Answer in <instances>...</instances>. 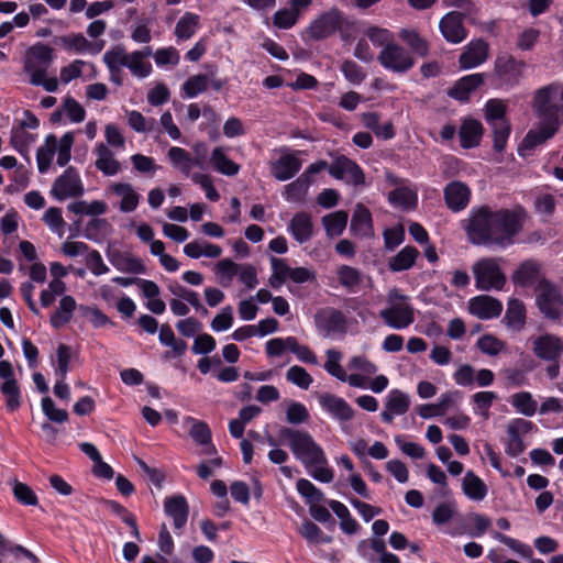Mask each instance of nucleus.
Instances as JSON below:
<instances>
[{
	"instance_id": "1",
	"label": "nucleus",
	"mask_w": 563,
	"mask_h": 563,
	"mask_svg": "<svg viewBox=\"0 0 563 563\" xmlns=\"http://www.w3.org/2000/svg\"><path fill=\"white\" fill-rule=\"evenodd\" d=\"M526 218V212L519 207L495 211L481 208L472 211L465 230L474 244H495L506 247L512 244Z\"/></svg>"
},
{
	"instance_id": "2",
	"label": "nucleus",
	"mask_w": 563,
	"mask_h": 563,
	"mask_svg": "<svg viewBox=\"0 0 563 563\" xmlns=\"http://www.w3.org/2000/svg\"><path fill=\"white\" fill-rule=\"evenodd\" d=\"M324 369L327 373L349 386L383 393L389 385L387 376L379 374L378 366L364 355H354L347 362V371L341 365L342 353L331 349L325 352Z\"/></svg>"
},
{
	"instance_id": "3",
	"label": "nucleus",
	"mask_w": 563,
	"mask_h": 563,
	"mask_svg": "<svg viewBox=\"0 0 563 563\" xmlns=\"http://www.w3.org/2000/svg\"><path fill=\"white\" fill-rule=\"evenodd\" d=\"M560 84L553 82L539 89L534 95L533 109L539 125L530 130L519 147V152L529 151L551 139L563 122V107L555 102Z\"/></svg>"
},
{
	"instance_id": "4",
	"label": "nucleus",
	"mask_w": 563,
	"mask_h": 563,
	"mask_svg": "<svg viewBox=\"0 0 563 563\" xmlns=\"http://www.w3.org/2000/svg\"><path fill=\"white\" fill-rule=\"evenodd\" d=\"M279 438L290 448L294 456L321 483H330L334 472L330 467L323 449L305 431L282 428Z\"/></svg>"
},
{
	"instance_id": "5",
	"label": "nucleus",
	"mask_w": 563,
	"mask_h": 563,
	"mask_svg": "<svg viewBox=\"0 0 563 563\" xmlns=\"http://www.w3.org/2000/svg\"><path fill=\"white\" fill-rule=\"evenodd\" d=\"M55 59L54 48L44 43L29 46L22 55V73L32 86L43 87L47 92L58 89V79L48 76V68Z\"/></svg>"
},
{
	"instance_id": "6",
	"label": "nucleus",
	"mask_w": 563,
	"mask_h": 563,
	"mask_svg": "<svg viewBox=\"0 0 563 563\" xmlns=\"http://www.w3.org/2000/svg\"><path fill=\"white\" fill-rule=\"evenodd\" d=\"M75 143V132L67 131L60 137L48 134L36 150V164L41 174L49 170L54 157L59 167L66 166L71 159V148Z\"/></svg>"
},
{
	"instance_id": "7",
	"label": "nucleus",
	"mask_w": 563,
	"mask_h": 563,
	"mask_svg": "<svg viewBox=\"0 0 563 563\" xmlns=\"http://www.w3.org/2000/svg\"><path fill=\"white\" fill-rule=\"evenodd\" d=\"M151 55L150 47L128 53L123 47L117 46L103 54V62L112 73L126 67L133 76L145 78L152 73V65L147 60Z\"/></svg>"
},
{
	"instance_id": "8",
	"label": "nucleus",
	"mask_w": 563,
	"mask_h": 563,
	"mask_svg": "<svg viewBox=\"0 0 563 563\" xmlns=\"http://www.w3.org/2000/svg\"><path fill=\"white\" fill-rule=\"evenodd\" d=\"M388 306L380 310L379 317L391 329L404 330L415 321V310L409 303V298L394 288L387 295Z\"/></svg>"
},
{
	"instance_id": "9",
	"label": "nucleus",
	"mask_w": 563,
	"mask_h": 563,
	"mask_svg": "<svg viewBox=\"0 0 563 563\" xmlns=\"http://www.w3.org/2000/svg\"><path fill=\"white\" fill-rule=\"evenodd\" d=\"M472 273L475 287L482 291H500L507 283V277L497 258L486 257L478 260L473 264Z\"/></svg>"
},
{
	"instance_id": "10",
	"label": "nucleus",
	"mask_w": 563,
	"mask_h": 563,
	"mask_svg": "<svg viewBox=\"0 0 563 563\" xmlns=\"http://www.w3.org/2000/svg\"><path fill=\"white\" fill-rule=\"evenodd\" d=\"M301 155V151H295L286 146L273 150L268 163L271 174L279 181L291 179L302 166Z\"/></svg>"
},
{
	"instance_id": "11",
	"label": "nucleus",
	"mask_w": 563,
	"mask_h": 563,
	"mask_svg": "<svg viewBox=\"0 0 563 563\" xmlns=\"http://www.w3.org/2000/svg\"><path fill=\"white\" fill-rule=\"evenodd\" d=\"M536 305L548 319L558 320L563 313V288L550 280H542L534 290Z\"/></svg>"
},
{
	"instance_id": "12",
	"label": "nucleus",
	"mask_w": 563,
	"mask_h": 563,
	"mask_svg": "<svg viewBox=\"0 0 563 563\" xmlns=\"http://www.w3.org/2000/svg\"><path fill=\"white\" fill-rule=\"evenodd\" d=\"M85 187L78 170L74 167L66 168L53 183L49 190L51 196L63 201L68 198L81 196Z\"/></svg>"
},
{
	"instance_id": "13",
	"label": "nucleus",
	"mask_w": 563,
	"mask_h": 563,
	"mask_svg": "<svg viewBox=\"0 0 563 563\" xmlns=\"http://www.w3.org/2000/svg\"><path fill=\"white\" fill-rule=\"evenodd\" d=\"M533 423L522 418H515L507 423L505 452L511 457L522 454L527 448L523 438L532 430Z\"/></svg>"
},
{
	"instance_id": "14",
	"label": "nucleus",
	"mask_w": 563,
	"mask_h": 563,
	"mask_svg": "<svg viewBox=\"0 0 563 563\" xmlns=\"http://www.w3.org/2000/svg\"><path fill=\"white\" fill-rule=\"evenodd\" d=\"M0 391L5 399V407L8 411L13 412L21 406V390L9 361H0Z\"/></svg>"
},
{
	"instance_id": "15",
	"label": "nucleus",
	"mask_w": 563,
	"mask_h": 563,
	"mask_svg": "<svg viewBox=\"0 0 563 563\" xmlns=\"http://www.w3.org/2000/svg\"><path fill=\"white\" fill-rule=\"evenodd\" d=\"M378 60L384 68L395 73H406L415 64L410 53L395 41L383 47Z\"/></svg>"
},
{
	"instance_id": "16",
	"label": "nucleus",
	"mask_w": 563,
	"mask_h": 563,
	"mask_svg": "<svg viewBox=\"0 0 563 563\" xmlns=\"http://www.w3.org/2000/svg\"><path fill=\"white\" fill-rule=\"evenodd\" d=\"M329 173L335 179L343 180L349 185L358 186L365 181L361 167L345 156L336 157L329 166Z\"/></svg>"
},
{
	"instance_id": "17",
	"label": "nucleus",
	"mask_w": 563,
	"mask_h": 563,
	"mask_svg": "<svg viewBox=\"0 0 563 563\" xmlns=\"http://www.w3.org/2000/svg\"><path fill=\"white\" fill-rule=\"evenodd\" d=\"M181 424L188 430L192 441L202 446V454L214 455L217 453V449L211 441V430L205 421L187 416L183 418Z\"/></svg>"
},
{
	"instance_id": "18",
	"label": "nucleus",
	"mask_w": 563,
	"mask_h": 563,
	"mask_svg": "<svg viewBox=\"0 0 563 563\" xmlns=\"http://www.w3.org/2000/svg\"><path fill=\"white\" fill-rule=\"evenodd\" d=\"M108 192L115 198L117 207L123 213L135 211L141 201V195L130 183H111L108 187Z\"/></svg>"
},
{
	"instance_id": "19",
	"label": "nucleus",
	"mask_w": 563,
	"mask_h": 563,
	"mask_svg": "<svg viewBox=\"0 0 563 563\" xmlns=\"http://www.w3.org/2000/svg\"><path fill=\"white\" fill-rule=\"evenodd\" d=\"M341 23V13L336 10H330L316 18L308 26L306 34L312 40H322L332 35Z\"/></svg>"
},
{
	"instance_id": "20",
	"label": "nucleus",
	"mask_w": 563,
	"mask_h": 563,
	"mask_svg": "<svg viewBox=\"0 0 563 563\" xmlns=\"http://www.w3.org/2000/svg\"><path fill=\"white\" fill-rule=\"evenodd\" d=\"M503 302L488 295H478L467 301V311L481 320H490L500 316Z\"/></svg>"
},
{
	"instance_id": "21",
	"label": "nucleus",
	"mask_w": 563,
	"mask_h": 563,
	"mask_svg": "<svg viewBox=\"0 0 563 563\" xmlns=\"http://www.w3.org/2000/svg\"><path fill=\"white\" fill-rule=\"evenodd\" d=\"M386 181L390 186H397L388 195V201L391 206L404 210H409L416 207L418 198L417 192L413 189L402 185V183L399 181V179L391 173H386Z\"/></svg>"
},
{
	"instance_id": "22",
	"label": "nucleus",
	"mask_w": 563,
	"mask_h": 563,
	"mask_svg": "<svg viewBox=\"0 0 563 563\" xmlns=\"http://www.w3.org/2000/svg\"><path fill=\"white\" fill-rule=\"evenodd\" d=\"M489 54V45L486 41L478 38L471 41L464 48L459 58L461 69H472L484 64Z\"/></svg>"
},
{
	"instance_id": "23",
	"label": "nucleus",
	"mask_w": 563,
	"mask_h": 563,
	"mask_svg": "<svg viewBox=\"0 0 563 563\" xmlns=\"http://www.w3.org/2000/svg\"><path fill=\"white\" fill-rule=\"evenodd\" d=\"M318 330L325 336L342 334L345 332L346 321L342 312L335 309L319 311L314 318Z\"/></svg>"
},
{
	"instance_id": "24",
	"label": "nucleus",
	"mask_w": 563,
	"mask_h": 563,
	"mask_svg": "<svg viewBox=\"0 0 563 563\" xmlns=\"http://www.w3.org/2000/svg\"><path fill=\"white\" fill-rule=\"evenodd\" d=\"M319 404L324 411L340 422L352 420L355 413L349 402L336 395L322 394L319 396Z\"/></svg>"
},
{
	"instance_id": "25",
	"label": "nucleus",
	"mask_w": 563,
	"mask_h": 563,
	"mask_svg": "<svg viewBox=\"0 0 563 563\" xmlns=\"http://www.w3.org/2000/svg\"><path fill=\"white\" fill-rule=\"evenodd\" d=\"M534 355L544 361H554L563 354V339L543 334L531 341Z\"/></svg>"
},
{
	"instance_id": "26",
	"label": "nucleus",
	"mask_w": 563,
	"mask_h": 563,
	"mask_svg": "<svg viewBox=\"0 0 563 563\" xmlns=\"http://www.w3.org/2000/svg\"><path fill=\"white\" fill-rule=\"evenodd\" d=\"M95 166L104 176H114L120 173L121 164L115 154L104 142H97L93 146Z\"/></svg>"
},
{
	"instance_id": "27",
	"label": "nucleus",
	"mask_w": 563,
	"mask_h": 563,
	"mask_svg": "<svg viewBox=\"0 0 563 563\" xmlns=\"http://www.w3.org/2000/svg\"><path fill=\"white\" fill-rule=\"evenodd\" d=\"M439 27L443 37L452 44H459L467 36L462 14L454 11L446 13L441 19Z\"/></svg>"
},
{
	"instance_id": "28",
	"label": "nucleus",
	"mask_w": 563,
	"mask_h": 563,
	"mask_svg": "<svg viewBox=\"0 0 563 563\" xmlns=\"http://www.w3.org/2000/svg\"><path fill=\"white\" fill-rule=\"evenodd\" d=\"M511 279L514 284L521 287L534 286V288L542 280H548L541 272L540 264L533 261H526L521 263L514 272Z\"/></svg>"
},
{
	"instance_id": "29",
	"label": "nucleus",
	"mask_w": 563,
	"mask_h": 563,
	"mask_svg": "<svg viewBox=\"0 0 563 563\" xmlns=\"http://www.w3.org/2000/svg\"><path fill=\"white\" fill-rule=\"evenodd\" d=\"M287 230L299 244L308 242L314 233L311 216L305 211L295 213L288 223Z\"/></svg>"
},
{
	"instance_id": "30",
	"label": "nucleus",
	"mask_w": 563,
	"mask_h": 563,
	"mask_svg": "<svg viewBox=\"0 0 563 563\" xmlns=\"http://www.w3.org/2000/svg\"><path fill=\"white\" fill-rule=\"evenodd\" d=\"M167 158L175 169L187 177L191 176L194 166L205 168V162L202 159L194 158L191 154L183 147H170L167 152Z\"/></svg>"
},
{
	"instance_id": "31",
	"label": "nucleus",
	"mask_w": 563,
	"mask_h": 563,
	"mask_svg": "<svg viewBox=\"0 0 563 563\" xmlns=\"http://www.w3.org/2000/svg\"><path fill=\"white\" fill-rule=\"evenodd\" d=\"M471 190L462 181H452L444 188V199L449 209L454 212L465 209L470 202Z\"/></svg>"
},
{
	"instance_id": "32",
	"label": "nucleus",
	"mask_w": 563,
	"mask_h": 563,
	"mask_svg": "<svg viewBox=\"0 0 563 563\" xmlns=\"http://www.w3.org/2000/svg\"><path fill=\"white\" fill-rule=\"evenodd\" d=\"M62 45L65 49L77 54H99L104 46V41H88L82 34H69L62 37Z\"/></svg>"
},
{
	"instance_id": "33",
	"label": "nucleus",
	"mask_w": 563,
	"mask_h": 563,
	"mask_svg": "<svg viewBox=\"0 0 563 563\" xmlns=\"http://www.w3.org/2000/svg\"><path fill=\"white\" fill-rule=\"evenodd\" d=\"M525 66L523 62L511 56H499L496 60V73L501 81L512 85L521 77Z\"/></svg>"
},
{
	"instance_id": "34",
	"label": "nucleus",
	"mask_w": 563,
	"mask_h": 563,
	"mask_svg": "<svg viewBox=\"0 0 563 563\" xmlns=\"http://www.w3.org/2000/svg\"><path fill=\"white\" fill-rule=\"evenodd\" d=\"M483 134L484 128L478 120L472 118L464 119L459 130L461 146L463 148H473L478 146Z\"/></svg>"
},
{
	"instance_id": "35",
	"label": "nucleus",
	"mask_w": 563,
	"mask_h": 563,
	"mask_svg": "<svg viewBox=\"0 0 563 563\" xmlns=\"http://www.w3.org/2000/svg\"><path fill=\"white\" fill-rule=\"evenodd\" d=\"M484 82L482 74H471L459 79L449 90V96L457 101L466 102L470 96Z\"/></svg>"
},
{
	"instance_id": "36",
	"label": "nucleus",
	"mask_w": 563,
	"mask_h": 563,
	"mask_svg": "<svg viewBox=\"0 0 563 563\" xmlns=\"http://www.w3.org/2000/svg\"><path fill=\"white\" fill-rule=\"evenodd\" d=\"M462 492L473 501H483L488 494V486L473 471H467L462 478Z\"/></svg>"
},
{
	"instance_id": "37",
	"label": "nucleus",
	"mask_w": 563,
	"mask_h": 563,
	"mask_svg": "<svg viewBox=\"0 0 563 563\" xmlns=\"http://www.w3.org/2000/svg\"><path fill=\"white\" fill-rule=\"evenodd\" d=\"M164 509L166 515L173 518L176 529H181L186 525L189 508L184 496L179 495L167 498L164 504Z\"/></svg>"
},
{
	"instance_id": "38",
	"label": "nucleus",
	"mask_w": 563,
	"mask_h": 563,
	"mask_svg": "<svg viewBox=\"0 0 563 563\" xmlns=\"http://www.w3.org/2000/svg\"><path fill=\"white\" fill-rule=\"evenodd\" d=\"M109 261L119 272L131 274L145 273L143 262L129 253L119 251L111 252L109 254Z\"/></svg>"
},
{
	"instance_id": "39",
	"label": "nucleus",
	"mask_w": 563,
	"mask_h": 563,
	"mask_svg": "<svg viewBox=\"0 0 563 563\" xmlns=\"http://www.w3.org/2000/svg\"><path fill=\"white\" fill-rule=\"evenodd\" d=\"M76 308L77 302L73 296H62L56 310L52 313L49 318L52 327L55 329H59L67 324L70 321Z\"/></svg>"
},
{
	"instance_id": "40",
	"label": "nucleus",
	"mask_w": 563,
	"mask_h": 563,
	"mask_svg": "<svg viewBox=\"0 0 563 563\" xmlns=\"http://www.w3.org/2000/svg\"><path fill=\"white\" fill-rule=\"evenodd\" d=\"M210 163L214 170L224 176H235L240 172V165L228 156L223 146H216L211 151Z\"/></svg>"
},
{
	"instance_id": "41",
	"label": "nucleus",
	"mask_w": 563,
	"mask_h": 563,
	"mask_svg": "<svg viewBox=\"0 0 563 563\" xmlns=\"http://www.w3.org/2000/svg\"><path fill=\"white\" fill-rule=\"evenodd\" d=\"M352 233L357 236H372L373 235V223L369 210L357 205L351 220L350 227Z\"/></svg>"
},
{
	"instance_id": "42",
	"label": "nucleus",
	"mask_w": 563,
	"mask_h": 563,
	"mask_svg": "<svg viewBox=\"0 0 563 563\" xmlns=\"http://www.w3.org/2000/svg\"><path fill=\"white\" fill-rule=\"evenodd\" d=\"M184 253L191 258H218L222 254V249L205 240H195L184 246Z\"/></svg>"
},
{
	"instance_id": "43",
	"label": "nucleus",
	"mask_w": 563,
	"mask_h": 563,
	"mask_svg": "<svg viewBox=\"0 0 563 563\" xmlns=\"http://www.w3.org/2000/svg\"><path fill=\"white\" fill-rule=\"evenodd\" d=\"M505 321L508 328L514 330H521L526 323V306L517 299L510 298L507 302V310Z\"/></svg>"
},
{
	"instance_id": "44",
	"label": "nucleus",
	"mask_w": 563,
	"mask_h": 563,
	"mask_svg": "<svg viewBox=\"0 0 563 563\" xmlns=\"http://www.w3.org/2000/svg\"><path fill=\"white\" fill-rule=\"evenodd\" d=\"M200 25V16L192 12H185L175 26V36L178 41L189 40Z\"/></svg>"
},
{
	"instance_id": "45",
	"label": "nucleus",
	"mask_w": 563,
	"mask_h": 563,
	"mask_svg": "<svg viewBox=\"0 0 563 563\" xmlns=\"http://www.w3.org/2000/svg\"><path fill=\"white\" fill-rule=\"evenodd\" d=\"M507 103L500 99H489L483 108V115L488 125L508 122Z\"/></svg>"
},
{
	"instance_id": "46",
	"label": "nucleus",
	"mask_w": 563,
	"mask_h": 563,
	"mask_svg": "<svg viewBox=\"0 0 563 563\" xmlns=\"http://www.w3.org/2000/svg\"><path fill=\"white\" fill-rule=\"evenodd\" d=\"M497 399V394L494 391H478L471 397L473 406V412L475 416L481 417L484 420L489 419L490 408L493 402Z\"/></svg>"
},
{
	"instance_id": "47",
	"label": "nucleus",
	"mask_w": 563,
	"mask_h": 563,
	"mask_svg": "<svg viewBox=\"0 0 563 563\" xmlns=\"http://www.w3.org/2000/svg\"><path fill=\"white\" fill-rule=\"evenodd\" d=\"M510 405L526 417H532L538 411V402L529 391H519L510 396Z\"/></svg>"
},
{
	"instance_id": "48",
	"label": "nucleus",
	"mask_w": 563,
	"mask_h": 563,
	"mask_svg": "<svg viewBox=\"0 0 563 563\" xmlns=\"http://www.w3.org/2000/svg\"><path fill=\"white\" fill-rule=\"evenodd\" d=\"M418 255L416 247L407 245L389 260L388 266L393 272L407 271L415 265Z\"/></svg>"
},
{
	"instance_id": "49",
	"label": "nucleus",
	"mask_w": 563,
	"mask_h": 563,
	"mask_svg": "<svg viewBox=\"0 0 563 563\" xmlns=\"http://www.w3.org/2000/svg\"><path fill=\"white\" fill-rule=\"evenodd\" d=\"M347 218V212L343 210L325 214L322 218V224L327 235L331 238L341 235L346 228Z\"/></svg>"
},
{
	"instance_id": "50",
	"label": "nucleus",
	"mask_w": 563,
	"mask_h": 563,
	"mask_svg": "<svg viewBox=\"0 0 563 563\" xmlns=\"http://www.w3.org/2000/svg\"><path fill=\"white\" fill-rule=\"evenodd\" d=\"M336 277L340 285L350 292H355L363 280L361 272L349 265H341L336 269Z\"/></svg>"
},
{
	"instance_id": "51",
	"label": "nucleus",
	"mask_w": 563,
	"mask_h": 563,
	"mask_svg": "<svg viewBox=\"0 0 563 563\" xmlns=\"http://www.w3.org/2000/svg\"><path fill=\"white\" fill-rule=\"evenodd\" d=\"M385 407L398 416L405 415L410 407V397L400 389H391L385 398Z\"/></svg>"
},
{
	"instance_id": "52",
	"label": "nucleus",
	"mask_w": 563,
	"mask_h": 563,
	"mask_svg": "<svg viewBox=\"0 0 563 563\" xmlns=\"http://www.w3.org/2000/svg\"><path fill=\"white\" fill-rule=\"evenodd\" d=\"M272 275L269 277V285L278 289L283 284L290 278L291 268L285 260L272 257L271 258Z\"/></svg>"
},
{
	"instance_id": "53",
	"label": "nucleus",
	"mask_w": 563,
	"mask_h": 563,
	"mask_svg": "<svg viewBox=\"0 0 563 563\" xmlns=\"http://www.w3.org/2000/svg\"><path fill=\"white\" fill-rule=\"evenodd\" d=\"M68 210L78 216H101L106 213L107 205L101 200H78L68 205Z\"/></svg>"
},
{
	"instance_id": "54",
	"label": "nucleus",
	"mask_w": 563,
	"mask_h": 563,
	"mask_svg": "<svg viewBox=\"0 0 563 563\" xmlns=\"http://www.w3.org/2000/svg\"><path fill=\"white\" fill-rule=\"evenodd\" d=\"M310 179L307 175H301L295 181L288 184L284 190V198L289 202H300L303 200L308 188L310 186Z\"/></svg>"
},
{
	"instance_id": "55",
	"label": "nucleus",
	"mask_w": 563,
	"mask_h": 563,
	"mask_svg": "<svg viewBox=\"0 0 563 563\" xmlns=\"http://www.w3.org/2000/svg\"><path fill=\"white\" fill-rule=\"evenodd\" d=\"M36 135L24 126L14 125L11 130V145L21 154L27 152L29 147L35 142Z\"/></svg>"
},
{
	"instance_id": "56",
	"label": "nucleus",
	"mask_w": 563,
	"mask_h": 563,
	"mask_svg": "<svg viewBox=\"0 0 563 563\" xmlns=\"http://www.w3.org/2000/svg\"><path fill=\"white\" fill-rule=\"evenodd\" d=\"M299 533L309 544H323L332 541L330 536L324 534L316 523L309 520L302 522L299 528Z\"/></svg>"
},
{
	"instance_id": "57",
	"label": "nucleus",
	"mask_w": 563,
	"mask_h": 563,
	"mask_svg": "<svg viewBox=\"0 0 563 563\" xmlns=\"http://www.w3.org/2000/svg\"><path fill=\"white\" fill-rule=\"evenodd\" d=\"M43 221L53 233L57 234L59 238L64 236L66 222L59 208H48L43 214Z\"/></svg>"
},
{
	"instance_id": "58",
	"label": "nucleus",
	"mask_w": 563,
	"mask_h": 563,
	"mask_svg": "<svg viewBox=\"0 0 563 563\" xmlns=\"http://www.w3.org/2000/svg\"><path fill=\"white\" fill-rule=\"evenodd\" d=\"M85 68H89L90 70L95 69L92 64L81 59H76L60 68L59 80L67 85L74 79L79 78L82 75Z\"/></svg>"
},
{
	"instance_id": "59",
	"label": "nucleus",
	"mask_w": 563,
	"mask_h": 563,
	"mask_svg": "<svg viewBox=\"0 0 563 563\" xmlns=\"http://www.w3.org/2000/svg\"><path fill=\"white\" fill-rule=\"evenodd\" d=\"M493 134V148L495 152L501 153L507 146L511 125L508 122L497 123L489 125Z\"/></svg>"
},
{
	"instance_id": "60",
	"label": "nucleus",
	"mask_w": 563,
	"mask_h": 563,
	"mask_svg": "<svg viewBox=\"0 0 563 563\" xmlns=\"http://www.w3.org/2000/svg\"><path fill=\"white\" fill-rule=\"evenodd\" d=\"M79 311L93 328H104L111 324L110 318L98 307L81 305Z\"/></svg>"
},
{
	"instance_id": "61",
	"label": "nucleus",
	"mask_w": 563,
	"mask_h": 563,
	"mask_svg": "<svg viewBox=\"0 0 563 563\" xmlns=\"http://www.w3.org/2000/svg\"><path fill=\"white\" fill-rule=\"evenodd\" d=\"M239 267V264L229 258L219 261L216 264L214 273L219 278L220 284L223 286H229L234 276L238 275Z\"/></svg>"
},
{
	"instance_id": "62",
	"label": "nucleus",
	"mask_w": 563,
	"mask_h": 563,
	"mask_svg": "<svg viewBox=\"0 0 563 563\" xmlns=\"http://www.w3.org/2000/svg\"><path fill=\"white\" fill-rule=\"evenodd\" d=\"M233 323V308L231 306H225L213 317L210 328L213 332H224L231 329Z\"/></svg>"
},
{
	"instance_id": "63",
	"label": "nucleus",
	"mask_w": 563,
	"mask_h": 563,
	"mask_svg": "<svg viewBox=\"0 0 563 563\" xmlns=\"http://www.w3.org/2000/svg\"><path fill=\"white\" fill-rule=\"evenodd\" d=\"M399 37L419 55L423 56L428 53V44L426 40H423L416 30L402 29L399 32Z\"/></svg>"
},
{
	"instance_id": "64",
	"label": "nucleus",
	"mask_w": 563,
	"mask_h": 563,
	"mask_svg": "<svg viewBox=\"0 0 563 563\" xmlns=\"http://www.w3.org/2000/svg\"><path fill=\"white\" fill-rule=\"evenodd\" d=\"M478 350L489 356H496L505 349V343L493 334H484L476 341Z\"/></svg>"
}]
</instances>
